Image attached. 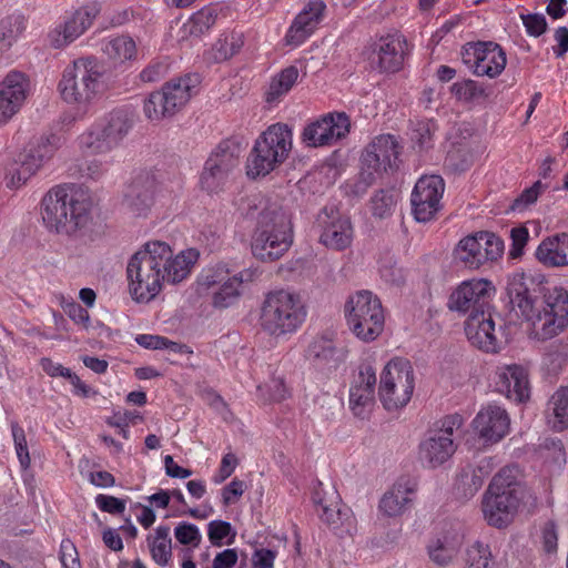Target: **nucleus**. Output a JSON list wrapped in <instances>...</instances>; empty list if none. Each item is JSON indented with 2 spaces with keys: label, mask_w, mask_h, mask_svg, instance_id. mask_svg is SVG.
<instances>
[{
  "label": "nucleus",
  "mask_w": 568,
  "mask_h": 568,
  "mask_svg": "<svg viewBox=\"0 0 568 568\" xmlns=\"http://www.w3.org/2000/svg\"><path fill=\"white\" fill-rule=\"evenodd\" d=\"M537 260L549 267L568 265V233H560L541 241L536 250Z\"/></svg>",
  "instance_id": "72a5a7b5"
},
{
  "label": "nucleus",
  "mask_w": 568,
  "mask_h": 568,
  "mask_svg": "<svg viewBox=\"0 0 568 568\" xmlns=\"http://www.w3.org/2000/svg\"><path fill=\"white\" fill-rule=\"evenodd\" d=\"M131 128L128 113L113 110L79 135V148L90 154H106L120 146Z\"/></svg>",
  "instance_id": "6e6552de"
},
{
  "label": "nucleus",
  "mask_w": 568,
  "mask_h": 568,
  "mask_svg": "<svg viewBox=\"0 0 568 568\" xmlns=\"http://www.w3.org/2000/svg\"><path fill=\"white\" fill-rule=\"evenodd\" d=\"M11 430L14 440L16 453L19 458L20 465L23 469H27L30 466V456L24 430L18 424H12Z\"/></svg>",
  "instance_id": "864d4df0"
},
{
  "label": "nucleus",
  "mask_w": 568,
  "mask_h": 568,
  "mask_svg": "<svg viewBox=\"0 0 568 568\" xmlns=\"http://www.w3.org/2000/svg\"><path fill=\"white\" fill-rule=\"evenodd\" d=\"M63 144V139L57 134L40 138L31 148L38 154L43 164L49 161Z\"/></svg>",
  "instance_id": "09e8293b"
},
{
  "label": "nucleus",
  "mask_w": 568,
  "mask_h": 568,
  "mask_svg": "<svg viewBox=\"0 0 568 568\" xmlns=\"http://www.w3.org/2000/svg\"><path fill=\"white\" fill-rule=\"evenodd\" d=\"M292 243L290 215L281 207L263 210L252 235L253 255L262 262H273L281 258Z\"/></svg>",
  "instance_id": "423d86ee"
},
{
  "label": "nucleus",
  "mask_w": 568,
  "mask_h": 568,
  "mask_svg": "<svg viewBox=\"0 0 568 568\" xmlns=\"http://www.w3.org/2000/svg\"><path fill=\"white\" fill-rule=\"evenodd\" d=\"M416 484L409 478H399L382 496L378 510L386 517H399L413 505Z\"/></svg>",
  "instance_id": "2f4dec72"
},
{
  "label": "nucleus",
  "mask_w": 568,
  "mask_h": 568,
  "mask_svg": "<svg viewBox=\"0 0 568 568\" xmlns=\"http://www.w3.org/2000/svg\"><path fill=\"white\" fill-rule=\"evenodd\" d=\"M496 392L515 403H525L530 396L528 369L520 364H505L496 368L494 374Z\"/></svg>",
  "instance_id": "412c9836"
},
{
  "label": "nucleus",
  "mask_w": 568,
  "mask_h": 568,
  "mask_svg": "<svg viewBox=\"0 0 568 568\" xmlns=\"http://www.w3.org/2000/svg\"><path fill=\"white\" fill-rule=\"evenodd\" d=\"M199 258L193 248L173 256L171 246L162 241L146 242L129 261L126 273L129 290L136 302H150L162 290L164 282L184 281Z\"/></svg>",
  "instance_id": "f257e3e1"
},
{
  "label": "nucleus",
  "mask_w": 568,
  "mask_h": 568,
  "mask_svg": "<svg viewBox=\"0 0 568 568\" xmlns=\"http://www.w3.org/2000/svg\"><path fill=\"white\" fill-rule=\"evenodd\" d=\"M275 558L276 552L271 549H256L252 556L253 568H274Z\"/></svg>",
  "instance_id": "774afa93"
},
{
  "label": "nucleus",
  "mask_w": 568,
  "mask_h": 568,
  "mask_svg": "<svg viewBox=\"0 0 568 568\" xmlns=\"http://www.w3.org/2000/svg\"><path fill=\"white\" fill-rule=\"evenodd\" d=\"M376 369L369 362L358 366L349 387V407L355 416L364 417L375 404Z\"/></svg>",
  "instance_id": "5701e85b"
},
{
  "label": "nucleus",
  "mask_w": 568,
  "mask_h": 568,
  "mask_svg": "<svg viewBox=\"0 0 568 568\" xmlns=\"http://www.w3.org/2000/svg\"><path fill=\"white\" fill-rule=\"evenodd\" d=\"M463 61L477 77H498L506 67V53L498 43H468L463 51Z\"/></svg>",
  "instance_id": "a211bd4d"
},
{
  "label": "nucleus",
  "mask_w": 568,
  "mask_h": 568,
  "mask_svg": "<svg viewBox=\"0 0 568 568\" xmlns=\"http://www.w3.org/2000/svg\"><path fill=\"white\" fill-rule=\"evenodd\" d=\"M489 491L496 493H516L517 497L524 498V488L518 481V469L517 467H505L494 476L489 484Z\"/></svg>",
  "instance_id": "79ce46f5"
},
{
  "label": "nucleus",
  "mask_w": 568,
  "mask_h": 568,
  "mask_svg": "<svg viewBox=\"0 0 568 568\" xmlns=\"http://www.w3.org/2000/svg\"><path fill=\"white\" fill-rule=\"evenodd\" d=\"M293 149L292 128L282 122L271 124L254 142L246 160V174L256 179L280 168Z\"/></svg>",
  "instance_id": "39448f33"
},
{
  "label": "nucleus",
  "mask_w": 568,
  "mask_h": 568,
  "mask_svg": "<svg viewBox=\"0 0 568 568\" xmlns=\"http://www.w3.org/2000/svg\"><path fill=\"white\" fill-rule=\"evenodd\" d=\"M90 195L73 184L57 185L42 199V221L50 231L73 234L90 221Z\"/></svg>",
  "instance_id": "7ed1b4c3"
},
{
  "label": "nucleus",
  "mask_w": 568,
  "mask_h": 568,
  "mask_svg": "<svg viewBox=\"0 0 568 568\" xmlns=\"http://www.w3.org/2000/svg\"><path fill=\"white\" fill-rule=\"evenodd\" d=\"M465 332L469 342L481 351L495 353L500 347L501 326L496 329L489 310L469 315L465 323Z\"/></svg>",
  "instance_id": "393cba45"
},
{
  "label": "nucleus",
  "mask_w": 568,
  "mask_h": 568,
  "mask_svg": "<svg viewBox=\"0 0 568 568\" xmlns=\"http://www.w3.org/2000/svg\"><path fill=\"white\" fill-rule=\"evenodd\" d=\"M494 292L487 280L465 281L452 293L449 308L469 315L488 311Z\"/></svg>",
  "instance_id": "aec40b11"
},
{
  "label": "nucleus",
  "mask_w": 568,
  "mask_h": 568,
  "mask_svg": "<svg viewBox=\"0 0 568 568\" xmlns=\"http://www.w3.org/2000/svg\"><path fill=\"white\" fill-rule=\"evenodd\" d=\"M464 568H495L490 547L481 541H475L466 549Z\"/></svg>",
  "instance_id": "a18cd8bd"
},
{
  "label": "nucleus",
  "mask_w": 568,
  "mask_h": 568,
  "mask_svg": "<svg viewBox=\"0 0 568 568\" xmlns=\"http://www.w3.org/2000/svg\"><path fill=\"white\" fill-rule=\"evenodd\" d=\"M547 418L556 430L561 432L568 427V387H560L550 397Z\"/></svg>",
  "instance_id": "4c0bfd02"
},
{
  "label": "nucleus",
  "mask_w": 568,
  "mask_h": 568,
  "mask_svg": "<svg viewBox=\"0 0 568 568\" xmlns=\"http://www.w3.org/2000/svg\"><path fill=\"white\" fill-rule=\"evenodd\" d=\"M438 126L433 120H419L412 123L410 140L414 148L427 150L433 146L434 134Z\"/></svg>",
  "instance_id": "c03bdc74"
},
{
  "label": "nucleus",
  "mask_w": 568,
  "mask_h": 568,
  "mask_svg": "<svg viewBox=\"0 0 568 568\" xmlns=\"http://www.w3.org/2000/svg\"><path fill=\"white\" fill-rule=\"evenodd\" d=\"M226 273L227 271L221 266L216 268H207L203 271L202 274L200 275L199 285L207 290L215 285H220L226 280Z\"/></svg>",
  "instance_id": "680f3d73"
},
{
  "label": "nucleus",
  "mask_w": 568,
  "mask_h": 568,
  "mask_svg": "<svg viewBox=\"0 0 568 568\" xmlns=\"http://www.w3.org/2000/svg\"><path fill=\"white\" fill-rule=\"evenodd\" d=\"M351 130V120L345 112H329L307 123L301 141L307 148L335 145L345 139Z\"/></svg>",
  "instance_id": "4468645a"
},
{
  "label": "nucleus",
  "mask_w": 568,
  "mask_h": 568,
  "mask_svg": "<svg viewBox=\"0 0 568 568\" xmlns=\"http://www.w3.org/2000/svg\"><path fill=\"white\" fill-rule=\"evenodd\" d=\"M445 182L439 175L418 179L410 196L412 213L417 222H429L442 209Z\"/></svg>",
  "instance_id": "6ab92c4d"
},
{
  "label": "nucleus",
  "mask_w": 568,
  "mask_h": 568,
  "mask_svg": "<svg viewBox=\"0 0 568 568\" xmlns=\"http://www.w3.org/2000/svg\"><path fill=\"white\" fill-rule=\"evenodd\" d=\"M95 504L100 510L112 515H120L125 510V500L110 495H98Z\"/></svg>",
  "instance_id": "13d9d810"
},
{
  "label": "nucleus",
  "mask_w": 568,
  "mask_h": 568,
  "mask_svg": "<svg viewBox=\"0 0 568 568\" xmlns=\"http://www.w3.org/2000/svg\"><path fill=\"white\" fill-rule=\"evenodd\" d=\"M542 548L547 554H554L558 547V532L554 521H547L541 528Z\"/></svg>",
  "instance_id": "052dcab7"
},
{
  "label": "nucleus",
  "mask_w": 568,
  "mask_h": 568,
  "mask_svg": "<svg viewBox=\"0 0 568 568\" xmlns=\"http://www.w3.org/2000/svg\"><path fill=\"white\" fill-rule=\"evenodd\" d=\"M307 312L298 294L280 290L266 295L260 315L263 332L273 337L295 333L305 322Z\"/></svg>",
  "instance_id": "0eeeda50"
},
{
  "label": "nucleus",
  "mask_w": 568,
  "mask_h": 568,
  "mask_svg": "<svg viewBox=\"0 0 568 568\" xmlns=\"http://www.w3.org/2000/svg\"><path fill=\"white\" fill-rule=\"evenodd\" d=\"M345 314L349 329L361 341H375L384 329L382 303L371 291H359L352 295L345 306Z\"/></svg>",
  "instance_id": "1a4fd4ad"
},
{
  "label": "nucleus",
  "mask_w": 568,
  "mask_h": 568,
  "mask_svg": "<svg viewBox=\"0 0 568 568\" xmlns=\"http://www.w3.org/2000/svg\"><path fill=\"white\" fill-rule=\"evenodd\" d=\"M415 387L414 369L409 361L394 358L389 361L379 381V399L387 410H396L408 404Z\"/></svg>",
  "instance_id": "9b49d317"
},
{
  "label": "nucleus",
  "mask_w": 568,
  "mask_h": 568,
  "mask_svg": "<svg viewBox=\"0 0 568 568\" xmlns=\"http://www.w3.org/2000/svg\"><path fill=\"white\" fill-rule=\"evenodd\" d=\"M396 202L397 193L395 190H379L371 200L372 212L375 216L381 219L389 216L395 209Z\"/></svg>",
  "instance_id": "49530a36"
},
{
  "label": "nucleus",
  "mask_w": 568,
  "mask_h": 568,
  "mask_svg": "<svg viewBox=\"0 0 568 568\" xmlns=\"http://www.w3.org/2000/svg\"><path fill=\"white\" fill-rule=\"evenodd\" d=\"M321 226L320 241L326 247L342 251L353 241V226L351 220L335 209H323L317 216Z\"/></svg>",
  "instance_id": "4be33fe9"
},
{
  "label": "nucleus",
  "mask_w": 568,
  "mask_h": 568,
  "mask_svg": "<svg viewBox=\"0 0 568 568\" xmlns=\"http://www.w3.org/2000/svg\"><path fill=\"white\" fill-rule=\"evenodd\" d=\"M100 11L101 4L91 1L67 13L63 21L48 33L51 47L61 49L75 41L91 28Z\"/></svg>",
  "instance_id": "dca6fc26"
},
{
  "label": "nucleus",
  "mask_w": 568,
  "mask_h": 568,
  "mask_svg": "<svg viewBox=\"0 0 568 568\" xmlns=\"http://www.w3.org/2000/svg\"><path fill=\"white\" fill-rule=\"evenodd\" d=\"M348 351L327 336H316L305 351L306 359L317 369L336 371L347 359Z\"/></svg>",
  "instance_id": "c756f323"
},
{
  "label": "nucleus",
  "mask_w": 568,
  "mask_h": 568,
  "mask_svg": "<svg viewBox=\"0 0 568 568\" xmlns=\"http://www.w3.org/2000/svg\"><path fill=\"white\" fill-rule=\"evenodd\" d=\"M39 160L38 154L30 146L20 155L18 162L23 168V174L32 176L43 165V162Z\"/></svg>",
  "instance_id": "e2e57ef3"
},
{
  "label": "nucleus",
  "mask_w": 568,
  "mask_h": 568,
  "mask_svg": "<svg viewBox=\"0 0 568 568\" xmlns=\"http://www.w3.org/2000/svg\"><path fill=\"white\" fill-rule=\"evenodd\" d=\"M39 160L38 154L30 146L20 155L18 162L23 168V174L32 176L43 165V162Z\"/></svg>",
  "instance_id": "0e129e2a"
},
{
  "label": "nucleus",
  "mask_w": 568,
  "mask_h": 568,
  "mask_svg": "<svg viewBox=\"0 0 568 568\" xmlns=\"http://www.w3.org/2000/svg\"><path fill=\"white\" fill-rule=\"evenodd\" d=\"M547 187L541 181L535 182L530 187L524 190L521 194L515 200L513 209L523 210L528 205L535 203L540 195L541 191Z\"/></svg>",
  "instance_id": "4d7b16f0"
},
{
  "label": "nucleus",
  "mask_w": 568,
  "mask_h": 568,
  "mask_svg": "<svg viewBox=\"0 0 568 568\" xmlns=\"http://www.w3.org/2000/svg\"><path fill=\"white\" fill-rule=\"evenodd\" d=\"M526 31L531 37H539L547 29V21L541 13L520 14Z\"/></svg>",
  "instance_id": "6e6d98bb"
},
{
  "label": "nucleus",
  "mask_w": 568,
  "mask_h": 568,
  "mask_svg": "<svg viewBox=\"0 0 568 568\" xmlns=\"http://www.w3.org/2000/svg\"><path fill=\"white\" fill-rule=\"evenodd\" d=\"M473 428L485 443L494 444L503 439L510 425V418L506 409L498 405L483 407L473 419Z\"/></svg>",
  "instance_id": "bb28decb"
},
{
  "label": "nucleus",
  "mask_w": 568,
  "mask_h": 568,
  "mask_svg": "<svg viewBox=\"0 0 568 568\" xmlns=\"http://www.w3.org/2000/svg\"><path fill=\"white\" fill-rule=\"evenodd\" d=\"M235 531L229 521L212 520L207 525V537L215 547L231 545L235 538Z\"/></svg>",
  "instance_id": "de8ad7c7"
},
{
  "label": "nucleus",
  "mask_w": 568,
  "mask_h": 568,
  "mask_svg": "<svg viewBox=\"0 0 568 568\" xmlns=\"http://www.w3.org/2000/svg\"><path fill=\"white\" fill-rule=\"evenodd\" d=\"M523 499L516 493H496L487 490L483 501L485 519L490 526L501 528L514 518Z\"/></svg>",
  "instance_id": "7c9ffc66"
},
{
  "label": "nucleus",
  "mask_w": 568,
  "mask_h": 568,
  "mask_svg": "<svg viewBox=\"0 0 568 568\" xmlns=\"http://www.w3.org/2000/svg\"><path fill=\"white\" fill-rule=\"evenodd\" d=\"M504 252V243L491 232H478L462 239L455 257L469 268H478L487 262L496 261Z\"/></svg>",
  "instance_id": "2eb2a0df"
},
{
  "label": "nucleus",
  "mask_w": 568,
  "mask_h": 568,
  "mask_svg": "<svg viewBox=\"0 0 568 568\" xmlns=\"http://www.w3.org/2000/svg\"><path fill=\"white\" fill-rule=\"evenodd\" d=\"M169 71V64L164 60H152L139 74L143 83H153L163 79Z\"/></svg>",
  "instance_id": "603ef678"
},
{
  "label": "nucleus",
  "mask_w": 568,
  "mask_h": 568,
  "mask_svg": "<svg viewBox=\"0 0 568 568\" xmlns=\"http://www.w3.org/2000/svg\"><path fill=\"white\" fill-rule=\"evenodd\" d=\"M23 30V20L20 17H6L0 20V59L10 50Z\"/></svg>",
  "instance_id": "37998d69"
},
{
  "label": "nucleus",
  "mask_w": 568,
  "mask_h": 568,
  "mask_svg": "<svg viewBox=\"0 0 568 568\" xmlns=\"http://www.w3.org/2000/svg\"><path fill=\"white\" fill-rule=\"evenodd\" d=\"M529 237L528 230L525 226L514 227L510 231L511 247L509 255L511 258H517L523 255L524 247Z\"/></svg>",
  "instance_id": "bf43d9fd"
},
{
  "label": "nucleus",
  "mask_w": 568,
  "mask_h": 568,
  "mask_svg": "<svg viewBox=\"0 0 568 568\" xmlns=\"http://www.w3.org/2000/svg\"><path fill=\"white\" fill-rule=\"evenodd\" d=\"M153 194V180L148 175L139 176L128 185L123 204L135 215H142L150 209Z\"/></svg>",
  "instance_id": "473e14b6"
},
{
  "label": "nucleus",
  "mask_w": 568,
  "mask_h": 568,
  "mask_svg": "<svg viewBox=\"0 0 568 568\" xmlns=\"http://www.w3.org/2000/svg\"><path fill=\"white\" fill-rule=\"evenodd\" d=\"M142 420V416L138 412L132 410H119L114 412L112 416L106 419L108 425L110 426H130L135 425L138 422Z\"/></svg>",
  "instance_id": "69168bd1"
},
{
  "label": "nucleus",
  "mask_w": 568,
  "mask_h": 568,
  "mask_svg": "<svg viewBox=\"0 0 568 568\" xmlns=\"http://www.w3.org/2000/svg\"><path fill=\"white\" fill-rule=\"evenodd\" d=\"M464 419L454 414L444 417L438 428L429 432L428 437L419 445V458L424 465L436 468L446 463L455 453L454 432L463 426Z\"/></svg>",
  "instance_id": "f8f14e48"
},
{
  "label": "nucleus",
  "mask_w": 568,
  "mask_h": 568,
  "mask_svg": "<svg viewBox=\"0 0 568 568\" xmlns=\"http://www.w3.org/2000/svg\"><path fill=\"white\" fill-rule=\"evenodd\" d=\"M298 77L300 72L295 65H288L275 74L270 82L266 101L273 103L286 95L297 82Z\"/></svg>",
  "instance_id": "ea45409f"
},
{
  "label": "nucleus",
  "mask_w": 568,
  "mask_h": 568,
  "mask_svg": "<svg viewBox=\"0 0 568 568\" xmlns=\"http://www.w3.org/2000/svg\"><path fill=\"white\" fill-rule=\"evenodd\" d=\"M399 150V143L394 135L381 134L366 146L362 155L363 164L377 173L387 172L397 166Z\"/></svg>",
  "instance_id": "a878e982"
},
{
  "label": "nucleus",
  "mask_w": 568,
  "mask_h": 568,
  "mask_svg": "<svg viewBox=\"0 0 568 568\" xmlns=\"http://www.w3.org/2000/svg\"><path fill=\"white\" fill-rule=\"evenodd\" d=\"M326 4L322 0H311L297 14L285 34L286 44L298 47L316 30L323 20Z\"/></svg>",
  "instance_id": "c85d7f7f"
},
{
  "label": "nucleus",
  "mask_w": 568,
  "mask_h": 568,
  "mask_svg": "<svg viewBox=\"0 0 568 568\" xmlns=\"http://www.w3.org/2000/svg\"><path fill=\"white\" fill-rule=\"evenodd\" d=\"M30 89L29 78L10 71L0 82V122L10 120L23 105Z\"/></svg>",
  "instance_id": "b1692460"
},
{
  "label": "nucleus",
  "mask_w": 568,
  "mask_h": 568,
  "mask_svg": "<svg viewBox=\"0 0 568 568\" xmlns=\"http://www.w3.org/2000/svg\"><path fill=\"white\" fill-rule=\"evenodd\" d=\"M108 88L105 67L94 57H81L67 65L58 89L69 104L88 106Z\"/></svg>",
  "instance_id": "20e7f679"
},
{
  "label": "nucleus",
  "mask_w": 568,
  "mask_h": 568,
  "mask_svg": "<svg viewBox=\"0 0 568 568\" xmlns=\"http://www.w3.org/2000/svg\"><path fill=\"white\" fill-rule=\"evenodd\" d=\"M219 12L220 10L215 6L203 7L193 13L183 24L182 30L184 34L191 37H201L215 24Z\"/></svg>",
  "instance_id": "58836bf2"
},
{
  "label": "nucleus",
  "mask_w": 568,
  "mask_h": 568,
  "mask_svg": "<svg viewBox=\"0 0 568 568\" xmlns=\"http://www.w3.org/2000/svg\"><path fill=\"white\" fill-rule=\"evenodd\" d=\"M102 51L114 63H123L136 57V44L130 36L122 34L105 39Z\"/></svg>",
  "instance_id": "e433bc0d"
},
{
  "label": "nucleus",
  "mask_w": 568,
  "mask_h": 568,
  "mask_svg": "<svg viewBox=\"0 0 568 568\" xmlns=\"http://www.w3.org/2000/svg\"><path fill=\"white\" fill-rule=\"evenodd\" d=\"M464 541L460 527L443 529L429 539L426 551L429 560L438 566L446 567L455 561Z\"/></svg>",
  "instance_id": "cd10ccee"
},
{
  "label": "nucleus",
  "mask_w": 568,
  "mask_h": 568,
  "mask_svg": "<svg viewBox=\"0 0 568 568\" xmlns=\"http://www.w3.org/2000/svg\"><path fill=\"white\" fill-rule=\"evenodd\" d=\"M239 165V148L232 141H222L205 161L200 178L202 190L219 193Z\"/></svg>",
  "instance_id": "ddd939ff"
},
{
  "label": "nucleus",
  "mask_w": 568,
  "mask_h": 568,
  "mask_svg": "<svg viewBox=\"0 0 568 568\" xmlns=\"http://www.w3.org/2000/svg\"><path fill=\"white\" fill-rule=\"evenodd\" d=\"M146 541L155 564L161 567L168 566L172 557L170 528L168 526H159L154 534L148 536Z\"/></svg>",
  "instance_id": "c9c22d12"
},
{
  "label": "nucleus",
  "mask_w": 568,
  "mask_h": 568,
  "mask_svg": "<svg viewBox=\"0 0 568 568\" xmlns=\"http://www.w3.org/2000/svg\"><path fill=\"white\" fill-rule=\"evenodd\" d=\"M243 44L244 38L241 32L221 34L212 48L206 52V60L213 63L226 61L236 54Z\"/></svg>",
  "instance_id": "f704fd0d"
},
{
  "label": "nucleus",
  "mask_w": 568,
  "mask_h": 568,
  "mask_svg": "<svg viewBox=\"0 0 568 568\" xmlns=\"http://www.w3.org/2000/svg\"><path fill=\"white\" fill-rule=\"evenodd\" d=\"M507 295L511 310L528 323L537 339H549L568 325V292L562 287L542 293L531 275L515 273L508 278Z\"/></svg>",
  "instance_id": "f03ea898"
},
{
  "label": "nucleus",
  "mask_w": 568,
  "mask_h": 568,
  "mask_svg": "<svg viewBox=\"0 0 568 568\" xmlns=\"http://www.w3.org/2000/svg\"><path fill=\"white\" fill-rule=\"evenodd\" d=\"M243 281L242 273L229 276L214 292L213 305L219 308L233 305L240 297Z\"/></svg>",
  "instance_id": "a19ab883"
},
{
  "label": "nucleus",
  "mask_w": 568,
  "mask_h": 568,
  "mask_svg": "<svg viewBox=\"0 0 568 568\" xmlns=\"http://www.w3.org/2000/svg\"><path fill=\"white\" fill-rule=\"evenodd\" d=\"M199 80L195 75L172 79L144 101L143 111L150 121H160L181 111L195 93Z\"/></svg>",
  "instance_id": "9d476101"
},
{
  "label": "nucleus",
  "mask_w": 568,
  "mask_h": 568,
  "mask_svg": "<svg viewBox=\"0 0 568 568\" xmlns=\"http://www.w3.org/2000/svg\"><path fill=\"white\" fill-rule=\"evenodd\" d=\"M408 43L403 34L394 33L381 37L372 42L366 57L373 70L394 73L402 69Z\"/></svg>",
  "instance_id": "f3484780"
},
{
  "label": "nucleus",
  "mask_w": 568,
  "mask_h": 568,
  "mask_svg": "<svg viewBox=\"0 0 568 568\" xmlns=\"http://www.w3.org/2000/svg\"><path fill=\"white\" fill-rule=\"evenodd\" d=\"M175 539L185 546L196 548L202 540V535L196 525L182 521L174 528Z\"/></svg>",
  "instance_id": "8fccbe9b"
},
{
  "label": "nucleus",
  "mask_w": 568,
  "mask_h": 568,
  "mask_svg": "<svg viewBox=\"0 0 568 568\" xmlns=\"http://www.w3.org/2000/svg\"><path fill=\"white\" fill-rule=\"evenodd\" d=\"M485 478L477 470L463 471L458 479V489H464L465 497H473L483 486Z\"/></svg>",
  "instance_id": "5fc2aeb1"
},
{
  "label": "nucleus",
  "mask_w": 568,
  "mask_h": 568,
  "mask_svg": "<svg viewBox=\"0 0 568 568\" xmlns=\"http://www.w3.org/2000/svg\"><path fill=\"white\" fill-rule=\"evenodd\" d=\"M60 552L61 564L64 568H81L77 549L70 540H63L61 542Z\"/></svg>",
  "instance_id": "338daca9"
},
{
  "label": "nucleus",
  "mask_w": 568,
  "mask_h": 568,
  "mask_svg": "<svg viewBox=\"0 0 568 568\" xmlns=\"http://www.w3.org/2000/svg\"><path fill=\"white\" fill-rule=\"evenodd\" d=\"M452 93L463 101H471L485 94L484 88L476 81L467 79L452 85Z\"/></svg>",
  "instance_id": "3c124183"
}]
</instances>
